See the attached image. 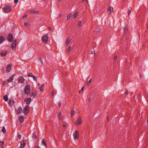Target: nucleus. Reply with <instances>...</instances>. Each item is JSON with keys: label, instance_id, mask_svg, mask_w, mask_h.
Returning <instances> with one entry per match:
<instances>
[{"label": "nucleus", "instance_id": "nucleus-1", "mask_svg": "<svg viewBox=\"0 0 148 148\" xmlns=\"http://www.w3.org/2000/svg\"><path fill=\"white\" fill-rule=\"evenodd\" d=\"M12 7L11 5H6L3 8L4 10L6 12H10L12 10Z\"/></svg>", "mask_w": 148, "mask_h": 148}, {"label": "nucleus", "instance_id": "nucleus-2", "mask_svg": "<svg viewBox=\"0 0 148 148\" xmlns=\"http://www.w3.org/2000/svg\"><path fill=\"white\" fill-rule=\"evenodd\" d=\"M25 92L26 94H29L30 92V89L29 86L28 85H26L24 89Z\"/></svg>", "mask_w": 148, "mask_h": 148}, {"label": "nucleus", "instance_id": "nucleus-3", "mask_svg": "<svg viewBox=\"0 0 148 148\" xmlns=\"http://www.w3.org/2000/svg\"><path fill=\"white\" fill-rule=\"evenodd\" d=\"M42 39L43 43H46L48 41V36L46 35H45L42 37Z\"/></svg>", "mask_w": 148, "mask_h": 148}, {"label": "nucleus", "instance_id": "nucleus-4", "mask_svg": "<svg viewBox=\"0 0 148 148\" xmlns=\"http://www.w3.org/2000/svg\"><path fill=\"white\" fill-rule=\"evenodd\" d=\"M73 136L74 137V140L78 139L79 137V132L78 131L76 130L75 133L73 134Z\"/></svg>", "mask_w": 148, "mask_h": 148}, {"label": "nucleus", "instance_id": "nucleus-5", "mask_svg": "<svg viewBox=\"0 0 148 148\" xmlns=\"http://www.w3.org/2000/svg\"><path fill=\"white\" fill-rule=\"evenodd\" d=\"M29 107L28 106H26L23 110V113L25 114H26L29 112Z\"/></svg>", "mask_w": 148, "mask_h": 148}, {"label": "nucleus", "instance_id": "nucleus-6", "mask_svg": "<svg viewBox=\"0 0 148 148\" xmlns=\"http://www.w3.org/2000/svg\"><path fill=\"white\" fill-rule=\"evenodd\" d=\"M82 123V119L81 118H79L76 121L75 124L76 125H80Z\"/></svg>", "mask_w": 148, "mask_h": 148}, {"label": "nucleus", "instance_id": "nucleus-7", "mask_svg": "<svg viewBox=\"0 0 148 148\" xmlns=\"http://www.w3.org/2000/svg\"><path fill=\"white\" fill-rule=\"evenodd\" d=\"M8 40L10 42H11L13 40V36L12 34H9L8 37Z\"/></svg>", "mask_w": 148, "mask_h": 148}, {"label": "nucleus", "instance_id": "nucleus-8", "mask_svg": "<svg viewBox=\"0 0 148 148\" xmlns=\"http://www.w3.org/2000/svg\"><path fill=\"white\" fill-rule=\"evenodd\" d=\"M16 42L15 41H14L12 44L11 48L13 50H15L16 49Z\"/></svg>", "mask_w": 148, "mask_h": 148}, {"label": "nucleus", "instance_id": "nucleus-9", "mask_svg": "<svg viewBox=\"0 0 148 148\" xmlns=\"http://www.w3.org/2000/svg\"><path fill=\"white\" fill-rule=\"evenodd\" d=\"M8 52L5 50H2L1 53V55L2 57L5 56L7 55Z\"/></svg>", "mask_w": 148, "mask_h": 148}, {"label": "nucleus", "instance_id": "nucleus-10", "mask_svg": "<svg viewBox=\"0 0 148 148\" xmlns=\"http://www.w3.org/2000/svg\"><path fill=\"white\" fill-rule=\"evenodd\" d=\"M18 81L19 83H24L25 82V79L22 76H20L18 77Z\"/></svg>", "mask_w": 148, "mask_h": 148}, {"label": "nucleus", "instance_id": "nucleus-11", "mask_svg": "<svg viewBox=\"0 0 148 148\" xmlns=\"http://www.w3.org/2000/svg\"><path fill=\"white\" fill-rule=\"evenodd\" d=\"M113 10V8L111 7H109L107 10V13L108 14H110Z\"/></svg>", "mask_w": 148, "mask_h": 148}, {"label": "nucleus", "instance_id": "nucleus-12", "mask_svg": "<svg viewBox=\"0 0 148 148\" xmlns=\"http://www.w3.org/2000/svg\"><path fill=\"white\" fill-rule=\"evenodd\" d=\"M12 65L11 64H9L7 66L6 69V71L7 72H10L11 69Z\"/></svg>", "mask_w": 148, "mask_h": 148}, {"label": "nucleus", "instance_id": "nucleus-13", "mask_svg": "<svg viewBox=\"0 0 148 148\" xmlns=\"http://www.w3.org/2000/svg\"><path fill=\"white\" fill-rule=\"evenodd\" d=\"M31 99L29 98L26 99L25 100V101L26 102V103L28 104H29L31 102Z\"/></svg>", "mask_w": 148, "mask_h": 148}, {"label": "nucleus", "instance_id": "nucleus-14", "mask_svg": "<svg viewBox=\"0 0 148 148\" xmlns=\"http://www.w3.org/2000/svg\"><path fill=\"white\" fill-rule=\"evenodd\" d=\"M14 76V75H12L11 77H10L9 79H7V80L10 82H12L13 79V77Z\"/></svg>", "mask_w": 148, "mask_h": 148}, {"label": "nucleus", "instance_id": "nucleus-15", "mask_svg": "<svg viewBox=\"0 0 148 148\" xmlns=\"http://www.w3.org/2000/svg\"><path fill=\"white\" fill-rule=\"evenodd\" d=\"M19 120L21 123H22L24 121V117L23 116H20L19 118Z\"/></svg>", "mask_w": 148, "mask_h": 148}, {"label": "nucleus", "instance_id": "nucleus-16", "mask_svg": "<svg viewBox=\"0 0 148 148\" xmlns=\"http://www.w3.org/2000/svg\"><path fill=\"white\" fill-rule=\"evenodd\" d=\"M128 26L127 25H125V27L124 28V30L125 32V34H126L127 33Z\"/></svg>", "mask_w": 148, "mask_h": 148}, {"label": "nucleus", "instance_id": "nucleus-17", "mask_svg": "<svg viewBox=\"0 0 148 148\" xmlns=\"http://www.w3.org/2000/svg\"><path fill=\"white\" fill-rule=\"evenodd\" d=\"M25 145V143L24 141H22L21 143V148H23Z\"/></svg>", "mask_w": 148, "mask_h": 148}, {"label": "nucleus", "instance_id": "nucleus-18", "mask_svg": "<svg viewBox=\"0 0 148 148\" xmlns=\"http://www.w3.org/2000/svg\"><path fill=\"white\" fill-rule=\"evenodd\" d=\"M22 109L21 107H19L18 110L17 111L16 113L17 114H19L22 111Z\"/></svg>", "mask_w": 148, "mask_h": 148}, {"label": "nucleus", "instance_id": "nucleus-19", "mask_svg": "<svg viewBox=\"0 0 148 148\" xmlns=\"http://www.w3.org/2000/svg\"><path fill=\"white\" fill-rule=\"evenodd\" d=\"M4 38L2 36H0V44L2 43L4 40Z\"/></svg>", "mask_w": 148, "mask_h": 148}, {"label": "nucleus", "instance_id": "nucleus-20", "mask_svg": "<svg viewBox=\"0 0 148 148\" xmlns=\"http://www.w3.org/2000/svg\"><path fill=\"white\" fill-rule=\"evenodd\" d=\"M29 12L30 13L32 14H36L37 13V11L34 10H31Z\"/></svg>", "mask_w": 148, "mask_h": 148}, {"label": "nucleus", "instance_id": "nucleus-21", "mask_svg": "<svg viewBox=\"0 0 148 148\" xmlns=\"http://www.w3.org/2000/svg\"><path fill=\"white\" fill-rule=\"evenodd\" d=\"M45 87V86L44 85H41V86L39 88L41 92L43 91V89Z\"/></svg>", "mask_w": 148, "mask_h": 148}, {"label": "nucleus", "instance_id": "nucleus-22", "mask_svg": "<svg viewBox=\"0 0 148 148\" xmlns=\"http://www.w3.org/2000/svg\"><path fill=\"white\" fill-rule=\"evenodd\" d=\"M3 99L5 101H8V97L7 95H5L3 96Z\"/></svg>", "mask_w": 148, "mask_h": 148}, {"label": "nucleus", "instance_id": "nucleus-23", "mask_svg": "<svg viewBox=\"0 0 148 148\" xmlns=\"http://www.w3.org/2000/svg\"><path fill=\"white\" fill-rule=\"evenodd\" d=\"M71 41V39L68 38H67L66 41V45H68L70 42Z\"/></svg>", "mask_w": 148, "mask_h": 148}, {"label": "nucleus", "instance_id": "nucleus-24", "mask_svg": "<svg viewBox=\"0 0 148 148\" xmlns=\"http://www.w3.org/2000/svg\"><path fill=\"white\" fill-rule=\"evenodd\" d=\"M78 13L77 12H75L73 15V17L75 18L78 15Z\"/></svg>", "mask_w": 148, "mask_h": 148}, {"label": "nucleus", "instance_id": "nucleus-25", "mask_svg": "<svg viewBox=\"0 0 148 148\" xmlns=\"http://www.w3.org/2000/svg\"><path fill=\"white\" fill-rule=\"evenodd\" d=\"M2 132L4 133L5 134L6 132V130L4 126L3 127V128L2 130Z\"/></svg>", "mask_w": 148, "mask_h": 148}, {"label": "nucleus", "instance_id": "nucleus-26", "mask_svg": "<svg viewBox=\"0 0 148 148\" xmlns=\"http://www.w3.org/2000/svg\"><path fill=\"white\" fill-rule=\"evenodd\" d=\"M71 16V13L69 14L67 16V20H69Z\"/></svg>", "mask_w": 148, "mask_h": 148}, {"label": "nucleus", "instance_id": "nucleus-27", "mask_svg": "<svg viewBox=\"0 0 148 148\" xmlns=\"http://www.w3.org/2000/svg\"><path fill=\"white\" fill-rule=\"evenodd\" d=\"M37 138L36 136V133L35 132L34 133V134L33 136V138L34 139H36Z\"/></svg>", "mask_w": 148, "mask_h": 148}, {"label": "nucleus", "instance_id": "nucleus-28", "mask_svg": "<svg viewBox=\"0 0 148 148\" xmlns=\"http://www.w3.org/2000/svg\"><path fill=\"white\" fill-rule=\"evenodd\" d=\"M74 112L75 111L73 109L71 110L70 114L71 116L74 114Z\"/></svg>", "mask_w": 148, "mask_h": 148}, {"label": "nucleus", "instance_id": "nucleus-29", "mask_svg": "<svg viewBox=\"0 0 148 148\" xmlns=\"http://www.w3.org/2000/svg\"><path fill=\"white\" fill-rule=\"evenodd\" d=\"M71 46H70L67 49V53H68L69 52L71 51Z\"/></svg>", "mask_w": 148, "mask_h": 148}, {"label": "nucleus", "instance_id": "nucleus-30", "mask_svg": "<svg viewBox=\"0 0 148 148\" xmlns=\"http://www.w3.org/2000/svg\"><path fill=\"white\" fill-rule=\"evenodd\" d=\"M92 79H90L89 81H87L86 83V84L87 85H88L90 84V83L92 81Z\"/></svg>", "mask_w": 148, "mask_h": 148}, {"label": "nucleus", "instance_id": "nucleus-31", "mask_svg": "<svg viewBox=\"0 0 148 148\" xmlns=\"http://www.w3.org/2000/svg\"><path fill=\"white\" fill-rule=\"evenodd\" d=\"M58 116L60 119H62V118L61 117V113H59L58 114Z\"/></svg>", "mask_w": 148, "mask_h": 148}, {"label": "nucleus", "instance_id": "nucleus-32", "mask_svg": "<svg viewBox=\"0 0 148 148\" xmlns=\"http://www.w3.org/2000/svg\"><path fill=\"white\" fill-rule=\"evenodd\" d=\"M78 25L79 27H81L82 26V23H81V21H79Z\"/></svg>", "mask_w": 148, "mask_h": 148}, {"label": "nucleus", "instance_id": "nucleus-33", "mask_svg": "<svg viewBox=\"0 0 148 148\" xmlns=\"http://www.w3.org/2000/svg\"><path fill=\"white\" fill-rule=\"evenodd\" d=\"M31 97H35V96H36V95L34 93H32L31 95Z\"/></svg>", "mask_w": 148, "mask_h": 148}, {"label": "nucleus", "instance_id": "nucleus-34", "mask_svg": "<svg viewBox=\"0 0 148 148\" xmlns=\"http://www.w3.org/2000/svg\"><path fill=\"white\" fill-rule=\"evenodd\" d=\"M32 77L33 78L34 80H35V81L37 80V78L35 76L33 75Z\"/></svg>", "mask_w": 148, "mask_h": 148}, {"label": "nucleus", "instance_id": "nucleus-35", "mask_svg": "<svg viewBox=\"0 0 148 148\" xmlns=\"http://www.w3.org/2000/svg\"><path fill=\"white\" fill-rule=\"evenodd\" d=\"M3 145V142H0V147H2Z\"/></svg>", "mask_w": 148, "mask_h": 148}, {"label": "nucleus", "instance_id": "nucleus-36", "mask_svg": "<svg viewBox=\"0 0 148 148\" xmlns=\"http://www.w3.org/2000/svg\"><path fill=\"white\" fill-rule=\"evenodd\" d=\"M42 143H43L44 144V145L46 146V147H47L46 144L45 142V140L44 139H43L42 142Z\"/></svg>", "mask_w": 148, "mask_h": 148}, {"label": "nucleus", "instance_id": "nucleus-37", "mask_svg": "<svg viewBox=\"0 0 148 148\" xmlns=\"http://www.w3.org/2000/svg\"><path fill=\"white\" fill-rule=\"evenodd\" d=\"M24 25L25 26H29V24L27 23H24Z\"/></svg>", "mask_w": 148, "mask_h": 148}, {"label": "nucleus", "instance_id": "nucleus-38", "mask_svg": "<svg viewBox=\"0 0 148 148\" xmlns=\"http://www.w3.org/2000/svg\"><path fill=\"white\" fill-rule=\"evenodd\" d=\"M33 75L32 73H30L28 74V76L29 77H32Z\"/></svg>", "mask_w": 148, "mask_h": 148}, {"label": "nucleus", "instance_id": "nucleus-39", "mask_svg": "<svg viewBox=\"0 0 148 148\" xmlns=\"http://www.w3.org/2000/svg\"><path fill=\"white\" fill-rule=\"evenodd\" d=\"M39 61L42 64H43V62L42 60L41 59V58H40L39 59Z\"/></svg>", "mask_w": 148, "mask_h": 148}, {"label": "nucleus", "instance_id": "nucleus-40", "mask_svg": "<svg viewBox=\"0 0 148 148\" xmlns=\"http://www.w3.org/2000/svg\"><path fill=\"white\" fill-rule=\"evenodd\" d=\"M131 11H132L131 10H130V9L128 10V15H130V12H131Z\"/></svg>", "mask_w": 148, "mask_h": 148}, {"label": "nucleus", "instance_id": "nucleus-41", "mask_svg": "<svg viewBox=\"0 0 148 148\" xmlns=\"http://www.w3.org/2000/svg\"><path fill=\"white\" fill-rule=\"evenodd\" d=\"M13 100H11L10 101L9 103L10 105H11V103L12 102H13Z\"/></svg>", "mask_w": 148, "mask_h": 148}, {"label": "nucleus", "instance_id": "nucleus-42", "mask_svg": "<svg viewBox=\"0 0 148 148\" xmlns=\"http://www.w3.org/2000/svg\"><path fill=\"white\" fill-rule=\"evenodd\" d=\"M18 137L19 139H20L21 138V136L20 135H18Z\"/></svg>", "mask_w": 148, "mask_h": 148}, {"label": "nucleus", "instance_id": "nucleus-43", "mask_svg": "<svg viewBox=\"0 0 148 148\" xmlns=\"http://www.w3.org/2000/svg\"><path fill=\"white\" fill-rule=\"evenodd\" d=\"M95 50H93L92 51L91 53L92 54H95Z\"/></svg>", "mask_w": 148, "mask_h": 148}, {"label": "nucleus", "instance_id": "nucleus-44", "mask_svg": "<svg viewBox=\"0 0 148 148\" xmlns=\"http://www.w3.org/2000/svg\"><path fill=\"white\" fill-rule=\"evenodd\" d=\"M61 106V103L60 102L58 103V106L59 107H60Z\"/></svg>", "mask_w": 148, "mask_h": 148}, {"label": "nucleus", "instance_id": "nucleus-45", "mask_svg": "<svg viewBox=\"0 0 148 148\" xmlns=\"http://www.w3.org/2000/svg\"><path fill=\"white\" fill-rule=\"evenodd\" d=\"M27 16V15H24L23 17V18H26Z\"/></svg>", "mask_w": 148, "mask_h": 148}, {"label": "nucleus", "instance_id": "nucleus-46", "mask_svg": "<svg viewBox=\"0 0 148 148\" xmlns=\"http://www.w3.org/2000/svg\"><path fill=\"white\" fill-rule=\"evenodd\" d=\"M117 56H116L114 57V59L115 60H116L117 59Z\"/></svg>", "mask_w": 148, "mask_h": 148}, {"label": "nucleus", "instance_id": "nucleus-47", "mask_svg": "<svg viewBox=\"0 0 148 148\" xmlns=\"http://www.w3.org/2000/svg\"><path fill=\"white\" fill-rule=\"evenodd\" d=\"M18 0H14V1L15 3H17L18 2Z\"/></svg>", "mask_w": 148, "mask_h": 148}, {"label": "nucleus", "instance_id": "nucleus-48", "mask_svg": "<svg viewBox=\"0 0 148 148\" xmlns=\"http://www.w3.org/2000/svg\"><path fill=\"white\" fill-rule=\"evenodd\" d=\"M54 94V92L53 91H52L51 92V95H53Z\"/></svg>", "mask_w": 148, "mask_h": 148}, {"label": "nucleus", "instance_id": "nucleus-49", "mask_svg": "<svg viewBox=\"0 0 148 148\" xmlns=\"http://www.w3.org/2000/svg\"><path fill=\"white\" fill-rule=\"evenodd\" d=\"M48 29H49V30H51L52 29V28H51V27H49L48 28Z\"/></svg>", "mask_w": 148, "mask_h": 148}, {"label": "nucleus", "instance_id": "nucleus-50", "mask_svg": "<svg viewBox=\"0 0 148 148\" xmlns=\"http://www.w3.org/2000/svg\"><path fill=\"white\" fill-rule=\"evenodd\" d=\"M128 93V92L127 91L125 93V94L126 95H127Z\"/></svg>", "mask_w": 148, "mask_h": 148}, {"label": "nucleus", "instance_id": "nucleus-51", "mask_svg": "<svg viewBox=\"0 0 148 148\" xmlns=\"http://www.w3.org/2000/svg\"><path fill=\"white\" fill-rule=\"evenodd\" d=\"M99 29H97L95 31V32H98V31H99Z\"/></svg>", "mask_w": 148, "mask_h": 148}, {"label": "nucleus", "instance_id": "nucleus-52", "mask_svg": "<svg viewBox=\"0 0 148 148\" xmlns=\"http://www.w3.org/2000/svg\"><path fill=\"white\" fill-rule=\"evenodd\" d=\"M82 90H80L79 91V93H81L82 92Z\"/></svg>", "mask_w": 148, "mask_h": 148}, {"label": "nucleus", "instance_id": "nucleus-53", "mask_svg": "<svg viewBox=\"0 0 148 148\" xmlns=\"http://www.w3.org/2000/svg\"><path fill=\"white\" fill-rule=\"evenodd\" d=\"M84 88V87H83L82 88V89H81V90H82V91L83 90V89Z\"/></svg>", "mask_w": 148, "mask_h": 148}, {"label": "nucleus", "instance_id": "nucleus-54", "mask_svg": "<svg viewBox=\"0 0 148 148\" xmlns=\"http://www.w3.org/2000/svg\"><path fill=\"white\" fill-rule=\"evenodd\" d=\"M63 126L64 127H66V125H63Z\"/></svg>", "mask_w": 148, "mask_h": 148}, {"label": "nucleus", "instance_id": "nucleus-55", "mask_svg": "<svg viewBox=\"0 0 148 148\" xmlns=\"http://www.w3.org/2000/svg\"><path fill=\"white\" fill-rule=\"evenodd\" d=\"M62 1V0H58V1L59 2H60L61 1Z\"/></svg>", "mask_w": 148, "mask_h": 148}, {"label": "nucleus", "instance_id": "nucleus-56", "mask_svg": "<svg viewBox=\"0 0 148 148\" xmlns=\"http://www.w3.org/2000/svg\"><path fill=\"white\" fill-rule=\"evenodd\" d=\"M62 15L61 14H60L59 16V17H60Z\"/></svg>", "mask_w": 148, "mask_h": 148}, {"label": "nucleus", "instance_id": "nucleus-57", "mask_svg": "<svg viewBox=\"0 0 148 148\" xmlns=\"http://www.w3.org/2000/svg\"><path fill=\"white\" fill-rule=\"evenodd\" d=\"M38 148H40V147L38 145Z\"/></svg>", "mask_w": 148, "mask_h": 148}, {"label": "nucleus", "instance_id": "nucleus-58", "mask_svg": "<svg viewBox=\"0 0 148 148\" xmlns=\"http://www.w3.org/2000/svg\"><path fill=\"white\" fill-rule=\"evenodd\" d=\"M86 1L87 3H88V1L87 0H86Z\"/></svg>", "mask_w": 148, "mask_h": 148}, {"label": "nucleus", "instance_id": "nucleus-59", "mask_svg": "<svg viewBox=\"0 0 148 148\" xmlns=\"http://www.w3.org/2000/svg\"><path fill=\"white\" fill-rule=\"evenodd\" d=\"M86 1L87 3H88V1L87 0H86Z\"/></svg>", "mask_w": 148, "mask_h": 148}, {"label": "nucleus", "instance_id": "nucleus-60", "mask_svg": "<svg viewBox=\"0 0 148 148\" xmlns=\"http://www.w3.org/2000/svg\"><path fill=\"white\" fill-rule=\"evenodd\" d=\"M147 123H148V119H147Z\"/></svg>", "mask_w": 148, "mask_h": 148}, {"label": "nucleus", "instance_id": "nucleus-61", "mask_svg": "<svg viewBox=\"0 0 148 148\" xmlns=\"http://www.w3.org/2000/svg\"><path fill=\"white\" fill-rule=\"evenodd\" d=\"M84 0H83V2H84Z\"/></svg>", "mask_w": 148, "mask_h": 148}, {"label": "nucleus", "instance_id": "nucleus-62", "mask_svg": "<svg viewBox=\"0 0 148 148\" xmlns=\"http://www.w3.org/2000/svg\"><path fill=\"white\" fill-rule=\"evenodd\" d=\"M90 98H89V100H90Z\"/></svg>", "mask_w": 148, "mask_h": 148}, {"label": "nucleus", "instance_id": "nucleus-63", "mask_svg": "<svg viewBox=\"0 0 148 148\" xmlns=\"http://www.w3.org/2000/svg\"><path fill=\"white\" fill-rule=\"evenodd\" d=\"M147 29H148V26H147Z\"/></svg>", "mask_w": 148, "mask_h": 148}]
</instances>
